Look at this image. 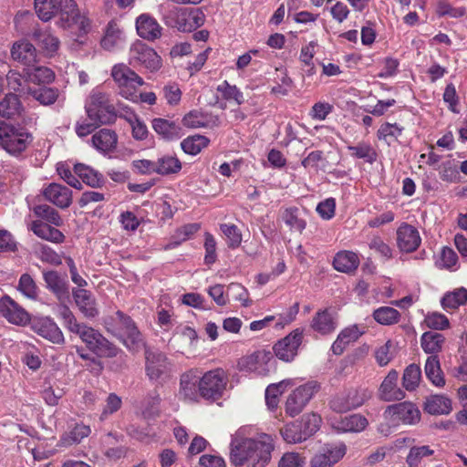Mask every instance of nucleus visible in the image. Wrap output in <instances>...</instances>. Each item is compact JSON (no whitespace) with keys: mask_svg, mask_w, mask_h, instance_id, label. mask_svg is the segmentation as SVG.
<instances>
[{"mask_svg":"<svg viewBox=\"0 0 467 467\" xmlns=\"http://www.w3.org/2000/svg\"><path fill=\"white\" fill-rule=\"evenodd\" d=\"M250 431L241 427L232 435L230 462L236 467H265L275 447L274 438L266 433L250 437Z\"/></svg>","mask_w":467,"mask_h":467,"instance_id":"f257e3e1","label":"nucleus"},{"mask_svg":"<svg viewBox=\"0 0 467 467\" xmlns=\"http://www.w3.org/2000/svg\"><path fill=\"white\" fill-rule=\"evenodd\" d=\"M227 383L228 377L222 368L203 374L192 368L181 375L178 395L187 402L198 403L202 399L214 402L223 396Z\"/></svg>","mask_w":467,"mask_h":467,"instance_id":"f03ea898","label":"nucleus"},{"mask_svg":"<svg viewBox=\"0 0 467 467\" xmlns=\"http://www.w3.org/2000/svg\"><path fill=\"white\" fill-rule=\"evenodd\" d=\"M33 142V135L25 128L0 122V145L10 155L19 156Z\"/></svg>","mask_w":467,"mask_h":467,"instance_id":"7ed1b4c3","label":"nucleus"},{"mask_svg":"<svg viewBox=\"0 0 467 467\" xmlns=\"http://www.w3.org/2000/svg\"><path fill=\"white\" fill-rule=\"evenodd\" d=\"M86 112L97 125L109 124L115 120V108L110 104L107 94L94 89L88 98L85 105Z\"/></svg>","mask_w":467,"mask_h":467,"instance_id":"20e7f679","label":"nucleus"},{"mask_svg":"<svg viewBox=\"0 0 467 467\" xmlns=\"http://www.w3.org/2000/svg\"><path fill=\"white\" fill-rule=\"evenodd\" d=\"M111 332L130 350L137 351L142 346L141 336L130 317L118 311L112 318Z\"/></svg>","mask_w":467,"mask_h":467,"instance_id":"39448f33","label":"nucleus"},{"mask_svg":"<svg viewBox=\"0 0 467 467\" xmlns=\"http://www.w3.org/2000/svg\"><path fill=\"white\" fill-rule=\"evenodd\" d=\"M111 76L118 84L119 94L129 99L136 100L138 88L144 85V80L135 71L124 64L115 65L111 70Z\"/></svg>","mask_w":467,"mask_h":467,"instance_id":"423d86ee","label":"nucleus"},{"mask_svg":"<svg viewBox=\"0 0 467 467\" xmlns=\"http://www.w3.org/2000/svg\"><path fill=\"white\" fill-rule=\"evenodd\" d=\"M371 398L368 389H350L335 395L329 401V407L337 413H344L362 406Z\"/></svg>","mask_w":467,"mask_h":467,"instance_id":"0eeeda50","label":"nucleus"},{"mask_svg":"<svg viewBox=\"0 0 467 467\" xmlns=\"http://www.w3.org/2000/svg\"><path fill=\"white\" fill-rule=\"evenodd\" d=\"M71 333L78 335L87 348L98 355L116 354L115 349L109 348V341L99 331L85 323H79Z\"/></svg>","mask_w":467,"mask_h":467,"instance_id":"6e6552de","label":"nucleus"},{"mask_svg":"<svg viewBox=\"0 0 467 467\" xmlns=\"http://www.w3.org/2000/svg\"><path fill=\"white\" fill-rule=\"evenodd\" d=\"M385 420L391 425L415 424L420 419V412L412 402H400L388 406L384 411Z\"/></svg>","mask_w":467,"mask_h":467,"instance_id":"1a4fd4ad","label":"nucleus"},{"mask_svg":"<svg viewBox=\"0 0 467 467\" xmlns=\"http://www.w3.org/2000/svg\"><path fill=\"white\" fill-rule=\"evenodd\" d=\"M319 384L316 381H309L289 395L285 402V411L291 417L298 415L314 395L319 390Z\"/></svg>","mask_w":467,"mask_h":467,"instance_id":"9d476101","label":"nucleus"},{"mask_svg":"<svg viewBox=\"0 0 467 467\" xmlns=\"http://www.w3.org/2000/svg\"><path fill=\"white\" fill-rule=\"evenodd\" d=\"M272 359V353L262 349L241 358L237 366L240 371L254 373L257 376H266L270 372L269 364Z\"/></svg>","mask_w":467,"mask_h":467,"instance_id":"9b49d317","label":"nucleus"},{"mask_svg":"<svg viewBox=\"0 0 467 467\" xmlns=\"http://www.w3.org/2000/svg\"><path fill=\"white\" fill-rule=\"evenodd\" d=\"M130 62L140 65L150 71H156L161 67V58L155 50L141 41H136L130 48Z\"/></svg>","mask_w":467,"mask_h":467,"instance_id":"f8f14e48","label":"nucleus"},{"mask_svg":"<svg viewBox=\"0 0 467 467\" xmlns=\"http://www.w3.org/2000/svg\"><path fill=\"white\" fill-rule=\"evenodd\" d=\"M146 374L150 380H159L170 377L172 364L161 352L147 350L145 353Z\"/></svg>","mask_w":467,"mask_h":467,"instance_id":"ddd939ff","label":"nucleus"},{"mask_svg":"<svg viewBox=\"0 0 467 467\" xmlns=\"http://www.w3.org/2000/svg\"><path fill=\"white\" fill-rule=\"evenodd\" d=\"M302 339L303 330L300 328L294 329L274 345L273 350L275 355L282 361L291 362L297 355Z\"/></svg>","mask_w":467,"mask_h":467,"instance_id":"4468645a","label":"nucleus"},{"mask_svg":"<svg viewBox=\"0 0 467 467\" xmlns=\"http://www.w3.org/2000/svg\"><path fill=\"white\" fill-rule=\"evenodd\" d=\"M30 327L35 333L53 344L60 345L65 342L61 329L51 317H35L30 321Z\"/></svg>","mask_w":467,"mask_h":467,"instance_id":"2eb2a0df","label":"nucleus"},{"mask_svg":"<svg viewBox=\"0 0 467 467\" xmlns=\"http://www.w3.org/2000/svg\"><path fill=\"white\" fill-rule=\"evenodd\" d=\"M72 296L78 309L86 318L93 319L99 315L96 297L90 291L74 288Z\"/></svg>","mask_w":467,"mask_h":467,"instance_id":"dca6fc26","label":"nucleus"},{"mask_svg":"<svg viewBox=\"0 0 467 467\" xmlns=\"http://www.w3.org/2000/svg\"><path fill=\"white\" fill-rule=\"evenodd\" d=\"M205 15L200 8H182L176 16V25L180 31L191 32L202 26Z\"/></svg>","mask_w":467,"mask_h":467,"instance_id":"f3484780","label":"nucleus"},{"mask_svg":"<svg viewBox=\"0 0 467 467\" xmlns=\"http://www.w3.org/2000/svg\"><path fill=\"white\" fill-rule=\"evenodd\" d=\"M0 309L2 315L12 324L25 326L30 321L29 314L8 296L1 298Z\"/></svg>","mask_w":467,"mask_h":467,"instance_id":"a211bd4d","label":"nucleus"},{"mask_svg":"<svg viewBox=\"0 0 467 467\" xmlns=\"http://www.w3.org/2000/svg\"><path fill=\"white\" fill-rule=\"evenodd\" d=\"M420 243V233L414 226L404 223L397 229V245L401 252L411 253Z\"/></svg>","mask_w":467,"mask_h":467,"instance_id":"6ab92c4d","label":"nucleus"},{"mask_svg":"<svg viewBox=\"0 0 467 467\" xmlns=\"http://www.w3.org/2000/svg\"><path fill=\"white\" fill-rule=\"evenodd\" d=\"M399 373L395 369L389 371L379 389V396L384 401L401 400L405 392L398 386Z\"/></svg>","mask_w":467,"mask_h":467,"instance_id":"aec40b11","label":"nucleus"},{"mask_svg":"<svg viewBox=\"0 0 467 467\" xmlns=\"http://www.w3.org/2000/svg\"><path fill=\"white\" fill-rule=\"evenodd\" d=\"M43 195L58 208L65 209L72 203V191L59 183H50L43 190Z\"/></svg>","mask_w":467,"mask_h":467,"instance_id":"412c9836","label":"nucleus"},{"mask_svg":"<svg viewBox=\"0 0 467 467\" xmlns=\"http://www.w3.org/2000/svg\"><path fill=\"white\" fill-rule=\"evenodd\" d=\"M310 327L315 332L320 335H329L333 333L337 327V317L329 309L319 310L313 317Z\"/></svg>","mask_w":467,"mask_h":467,"instance_id":"4be33fe9","label":"nucleus"},{"mask_svg":"<svg viewBox=\"0 0 467 467\" xmlns=\"http://www.w3.org/2000/svg\"><path fill=\"white\" fill-rule=\"evenodd\" d=\"M11 57L14 60L28 68L36 62L37 53L36 47L30 42L19 40L14 43L11 49Z\"/></svg>","mask_w":467,"mask_h":467,"instance_id":"5701e85b","label":"nucleus"},{"mask_svg":"<svg viewBox=\"0 0 467 467\" xmlns=\"http://www.w3.org/2000/svg\"><path fill=\"white\" fill-rule=\"evenodd\" d=\"M136 29L139 36L147 40L157 39L161 35V26L153 16L148 14H142L137 17Z\"/></svg>","mask_w":467,"mask_h":467,"instance_id":"b1692460","label":"nucleus"},{"mask_svg":"<svg viewBox=\"0 0 467 467\" xmlns=\"http://www.w3.org/2000/svg\"><path fill=\"white\" fill-rule=\"evenodd\" d=\"M79 10L75 0H59L57 14L58 15L57 26L67 29L75 25Z\"/></svg>","mask_w":467,"mask_h":467,"instance_id":"393cba45","label":"nucleus"},{"mask_svg":"<svg viewBox=\"0 0 467 467\" xmlns=\"http://www.w3.org/2000/svg\"><path fill=\"white\" fill-rule=\"evenodd\" d=\"M93 147L103 153L112 151L118 142L115 131L109 129H101L91 138Z\"/></svg>","mask_w":467,"mask_h":467,"instance_id":"a878e982","label":"nucleus"},{"mask_svg":"<svg viewBox=\"0 0 467 467\" xmlns=\"http://www.w3.org/2000/svg\"><path fill=\"white\" fill-rule=\"evenodd\" d=\"M359 265L358 255L351 251H339L336 254L333 260L334 268L341 273H352Z\"/></svg>","mask_w":467,"mask_h":467,"instance_id":"bb28decb","label":"nucleus"},{"mask_svg":"<svg viewBox=\"0 0 467 467\" xmlns=\"http://www.w3.org/2000/svg\"><path fill=\"white\" fill-rule=\"evenodd\" d=\"M47 287L55 294L59 301L68 297V287L67 282L56 271L45 272L43 275Z\"/></svg>","mask_w":467,"mask_h":467,"instance_id":"cd10ccee","label":"nucleus"},{"mask_svg":"<svg viewBox=\"0 0 467 467\" xmlns=\"http://www.w3.org/2000/svg\"><path fill=\"white\" fill-rule=\"evenodd\" d=\"M368 425L367 418L361 414H352L334 423L333 427L341 432H360Z\"/></svg>","mask_w":467,"mask_h":467,"instance_id":"c85d7f7f","label":"nucleus"},{"mask_svg":"<svg viewBox=\"0 0 467 467\" xmlns=\"http://www.w3.org/2000/svg\"><path fill=\"white\" fill-rule=\"evenodd\" d=\"M30 229L39 238L55 244H61L65 240V235L62 232L41 221H34L31 223Z\"/></svg>","mask_w":467,"mask_h":467,"instance_id":"c756f323","label":"nucleus"},{"mask_svg":"<svg viewBox=\"0 0 467 467\" xmlns=\"http://www.w3.org/2000/svg\"><path fill=\"white\" fill-rule=\"evenodd\" d=\"M151 124L154 131L164 140H173L182 136L181 128L173 121L157 118Z\"/></svg>","mask_w":467,"mask_h":467,"instance_id":"7c9ffc66","label":"nucleus"},{"mask_svg":"<svg viewBox=\"0 0 467 467\" xmlns=\"http://www.w3.org/2000/svg\"><path fill=\"white\" fill-rule=\"evenodd\" d=\"M33 38L44 49L47 56H53L59 48V39L49 29H36L33 33Z\"/></svg>","mask_w":467,"mask_h":467,"instance_id":"2f4dec72","label":"nucleus"},{"mask_svg":"<svg viewBox=\"0 0 467 467\" xmlns=\"http://www.w3.org/2000/svg\"><path fill=\"white\" fill-rule=\"evenodd\" d=\"M282 222L292 232L302 233L306 227V221L301 216V213L296 207H287L281 213Z\"/></svg>","mask_w":467,"mask_h":467,"instance_id":"473e14b6","label":"nucleus"},{"mask_svg":"<svg viewBox=\"0 0 467 467\" xmlns=\"http://www.w3.org/2000/svg\"><path fill=\"white\" fill-rule=\"evenodd\" d=\"M424 371L427 379L436 387L441 388L445 385V379L441 368L438 356L431 355L425 363Z\"/></svg>","mask_w":467,"mask_h":467,"instance_id":"72a5a7b5","label":"nucleus"},{"mask_svg":"<svg viewBox=\"0 0 467 467\" xmlns=\"http://www.w3.org/2000/svg\"><path fill=\"white\" fill-rule=\"evenodd\" d=\"M451 409V400L443 395H431L424 403V410L432 415L449 414Z\"/></svg>","mask_w":467,"mask_h":467,"instance_id":"f704fd0d","label":"nucleus"},{"mask_svg":"<svg viewBox=\"0 0 467 467\" xmlns=\"http://www.w3.org/2000/svg\"><path fill=\"white\" fill-rule=\"evenodd\" d=\"M23 111V106L17 97L13 93L6 94L0 100V116L5 119L19 117Z\"/></svg>","mask_w":467,"mask_h":467,"instance_id":"c9c22d12","label":"nucleus"},{"mask_svg":"<svg viewBox=\"0 0 467 467\" xmlns=\"http://www.w3.org/2000/svg\"><path fill=\"white\" fill-rule=\"evenodd\" d=\"M25 74L27 81L38 85L50 84L55 79L54 71L51 68L43 66L35 67L34 65L33 67L26 68Z\"/></svg>","mask_w":467,"mask_h":467,"instance_id":"e433bc0d","label":"nucleus"},{"mask_svg":"<svg viewBox=\"0 0 467 467\" xmlns=\"http://www.w3.org/2000/svg\"><path fill=\"white\" fill-rule=\"evenodd\" d=\"M182 123L188 128L198 129L217 126L219 120L217 118L198 111H191L183 117Z\"/></svg>","mask_w":467,"mask_h":467,"instance_id":"4c0bfd02","label":"nucleus"},{"mask_svg":"<svg viewBox=\"0 0 467 467\" xmlns=\"http://www.w3.org/2000/svg\"><path fill=\"white\" fill-rule=\"evenodd\" d=\"M445 337L436 332H424L420 337V346L425 353L436 355L441 351Z\"/></svg>","mask_w":467,"mask_h":467,"instance_id":"58836bf2","label":"nucleus"},{"mask_svg":"<svg viewBox=\"0 0 467 467\" xmlns=\"http://www.w3.org/2000/svg\"><path fill=\"white\" fill-rule=\"evenodd\" d=\"M27 94L41 105L49 106L54 104L59 98L60 92L57 88L40 87L37 88H27Z\"/></svg>","mask_w":467,"mask_h":467,"instance_id":"ea45409f","label":"nucleus"},{"mask_svg":"<svg viewBox=\"0 0 467 467\" xmlns=\"http://www.w3.org/2000/svg\"><path fill=\"white\" fill-rule=\"evenodd\" d=\"M74 171L84 183L90 187H99L103 182L102 175L88 165L78 163L74 166Z\"/></svg>","mask_w":467,"mask_h":467,"instance_id":"a19ab883","label":"nucleus"},{"mask_svg":"<svg viewBox=\"0 0 467 467\" xmlns=\"http://www.w3.org/2000/svg\"><path fill=\"white\" fill-rule=\"evenodd\" d=\"M467 302V289L461 287L444 295L441 300L443 309L449 311L458 308Z\"/></svg>","mask_w":467,"mask_h":467,"instance_id":"79ce46f5","label":"nucleus"},{"mask_svg":"<svg viewBox=\"0 0 467 467\" xmlns=\"http://www.w3.org/2000/svg\"><path fill=\"white\" fill-rule=\"evenodd\" d=\"M317 46V41H310L307 45L301 47L299 60L303 64L304 70L307 76H312L316 73L313 58Z\"/></svg>","mask_w":467,"mask_h":467,"instance_id":"37998d69","label":"nucleus"},{"mask_svg":"<svg viewBox=\"0 0 467 467\" xmlns=\"http://www.w3.org/2000/svg\"><path fill=\"white\" fill-rule=\"evenodd\" d=\"M156 170L160 175L178 173L182 170V162L175 156L164 155L156 161Z\"/></svg>","mask_w":467,"mask_h":467,"instance_id":"c03bdc74","label":"nucleus"},{"mask_svg":"<svg viewBox=\"0 0 467 467\" xmlns=\"http://www.w3.org/2000/svg\"><path fill=\"white\" fill-rule=\"evenodd\" d=\"M421 380V369L417 364L409 365L403 372L402 386L408 391L415 390Z\"/></svg>","mask_w":467,"mask_h":467,"instance_id":"a18cd8bd","label":"nucleus"},{"mask_svg":"<svg viewBox=\"0 0 467 467\" xmlns=\"http://www.w3.org/2000/svg\"><path fill=\"white\" fill-rule=\"evenodd\" d=\"M210 140L202 135L189 136L181 142L182 150L189 155H197L206 148Z\"/></svg>","mask_w":467,"mask_h":467,"instance_id":"49530a36","label":"nucleus"},{"mask_svg":"<svg viewBox=\"0 0 467 467\" xmlns=\"http://www.w3.org/2000/svg\"><path fill=\"white\" fill-rule=\"evenodd\" d=\"M90 432L91 430L89 426L78 423L69 432L65 433L61 437L60 443L64 446H70L74 443H78L82 439L88 437Z\"/></svg>","mask_w":467,"mask_h":467,"instance_id":"de8ad7c7","label":"nucleus"},{"mask_svg":"<svg viewBox=\"0 0 467 467\" xmlns=\"http://www.w3.org/2000/svg\"><path fill=\"white\" fill-rule=\"evenodd\" d=\"M59 0H34L35 10L42 21H49L57 11Z\"/></svg>","mask_w":467,"mask_h":467,"instance_id":"09e8293b","label":"nucleus"},{"mask_svg":"<svg viewBox=\"0 0 467 467\" xmlns=\"http://www.w3.org/2000/svg\"><path fill=\"white\" fill-rule=\"evenodd\" d=\"M373 317L380 325L391 326L400 321V314L393 307L381 306L374 310Z\"/></svg>","mask_w":467,"mask_h":467,"instance_id":"8fccbe9b","label":"nucleus"},{"mask_svg":"<svg viewBox=\"0 0 467 467\" xmlns=\"http://www.w3.org/2000/svg\"><path fill=\"white\" fill-rule=\"evenodd\" d=\"M280 434L287 443H299L306 441V435L302 431V425L299 422L286 424L280 430Z\"/></svg>","mask_w":467,"mask_h":467,"instance_id":"3c124183","label":"nucleus"},{"mask_svg":"<svg viewBox=\"0 0 467 467\" xmlns=\"http://www.w3.org/2000/svg\"><path fill=\"white\" fill-rule=\"evenodd\" d=\"M293 384L291 379L283 380L277 384H271L265 389V402L268 408L275 409L278 404V397L285 389Z\"/></svg>","mask_w":467,"mask_h":467,"instance_id":"603ef678","label":"nucleus"},{"mask_svg":"<svg viewBox=\"0 0 467 467\" xmlns=\"http://www.w3.org/2000/svg\"><path fill=\"white\" fill-rule=\"evenodd\" d=\"M320 452L333 466L338 462L347 453V446L343 442L327 444Z\"/></svg>","mask_w":467,"mask_h":467,"instance_id":"864d4df0","label":"nucleus"},{"mask_svg":"<svg viewBox=\"0 0 467 467\" xmlns=\"http://www.w3.org/2000/svg\"><path fill=\"white\" fill-rule=\"evenodd\" d=\"M121 36V31L116 23H109L105 36L101 39V47L106 50H112L115 48Z\"/></svg>","mask_w":467,"mask_h":467,"instance_id":"5fc2aeb1","label":"nucleus"},{"mask_svg":"<svg viewBox=\"0 0 467 467\" xmlns=\"http://www.w3.org/2000/svg\"><path fill=\"white\" fill-rule=\"evenodd\" d=\"M350 154L358 159H364L369 163H373L377 159V153L369 143L359 142L356 146H348Z\"/></svg>","mask_w":467,"mask_h":467,"instance_id":"6e6d98bb","label":"nucleus"},{"mask_svg":"<svg viewBox=\"0 0 467 467\" xmlns=\"http://www.w3.org/2000/svg\"><path fill=\"white\" fill-rule=\"evenodd\" d=\"M433 452V450L428 445L414 446L410 448L406 462L410 467H417L424 458L432 455Z\"/></svg>","mask_w":467,"mask_h":467,"instance_id":"4d7b16f0","label":"nucleus"},{"mask_svg":"<svg viewBox=\"0 0 467 467\" xmlns=\"http://www.w3.org/2000/svg\"><path fill=\"white\" fill-rule=\"evenodd\" d=\"M17 289L29 299L35 300L38 297V288L28 274H23L20 276Z\"/></svg>","mask_w":467,"mask_h":467,"instance_id":"13d9d810","label":"nucleus"},{"mask_svg":"<svg viewBox=\"0 0 467 467\" xmlns=\"http://www.w3.org/2000/svg\"><path fill=\"white\" fill-rule=\"evenodd\" d=\"M227 296L238 301L243 306H249L251 300L247 289L239 283H231L227 287Z\"/></svg>","mask_w":467,"mask_h":467,"instance_id":"bf43d9fd","label":"nucleus"},{"mask_svg":"<svg viewBox=\"0 0 467 467\" xmlns=\"http://www.w3.org/2000/svg\"><path fill=\"white\" fill-rule=\"evenodd\" d=\"M217 91L222 94L223 99L234 100L238 105H241L244 101L242 91L236 87L230 85L226 80L217 87Z\"/></svg>","mask_w":467,"mask_h":467,"instance_id":"052dcab7","label":"nucleus"},{"mask_svg":"<svg viewBox=\"0 0 467 467\" xmlns=\"http://www.w3.org/2000/svg\"><path fill=\"white\" fill-rule=\"evenodd\" d=\"M403 128L400 127L398 124L385 122L383 123L379 130H378V138L379 140H383L388 143H390V140H397L402 133Z\"/></svg>","mask_w":467,"mask_h":467,"instance_id":"680f3d73","label":"nucleus"},{"mask_svg":"<svg viewBox=\"0 0 467 467\" xmlns=\"http://www.w3.org/2000/svg\"><path fill=\"white\" fill-rule=\"evenodd\" d=\"M302 425V431L306 435V439L316 433L320 426L321 418L316 413L306 414L300 422Z\"/></svg>","mask_w":467,"mask_h":467,"instance_id":"e2e57ef3","label":"nucleus"},{"mask_svg":"<svg viewBox=\"0 0 467 467\" xmlns=\"http://www.w3.org/2000/svg\"><path fill=\"white\" fill-rule=\"evenodd\" d=\"M426 326L434 330H443L450 327V321L446 316L439 312H431L424 318Z\"/></svg>","mask_w":467,"mask_h":467,"instance_id":"0e129e2a","label":"nucleus"},{"mask_svg":"<svg viewBox=\"0 0 467 467\" xmlns=\"http://www.w3.org/2000/svg\"><path fill=\"white\" fill-rule=\"evenodd\" d=\"M221 231L227 239L229 247H238L242 243V234L235 224L223 223L220 225Z\"/></svg>","mask_w":467,"mask_h":467,"instance_id":"69168bd1","label":"nucleus"},{"mask_svg":"<svg viewBox=\"0 0 467 467\" xmlns=\"http://www.w3.org/2000/svg\"><path fill=\"white\" fill-rule=\"evenodd\" d=\"M26 81L27 80L16 70H10L6 75V82L9 89L23 95L27 94V88H25Z\"/></svg>","mask_w":467,"mask_h":467,"instance_id":"338daca9","label":"nucleus"},{"mask_svg":"<svg viewBox=\"0 0 467 467\" xmlns=\"http://www.w3.org/2000/svg\"><path fill=\"white\" fill-rule=\"evenodd\" d=\"M306 458L296 451H289L283 454L278 467H304Z\"/></svg>","mask_w":467,"mask_h":467,"instance_id":"774afa93","label":"nucleus"}]
</instances>
